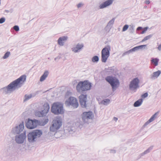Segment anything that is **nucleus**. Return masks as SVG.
<instances>
[{"instance_id":"nucleus-7","label":"nucleus","mask_w":161,"mask_h":161,"mask_svg":"<svg viewBox=\"0 0 161 161\" xmlns=\"http://www.w3.org/2000/svg\"><path fill=\"white\" fill-rule=\"evenodd\" d=\"M110 47L108 45L104 47L101 51V60L103 62L105 63L110 56Z\"/></svg>"},{"instance_id":"nucleus-1","label":"nucleus","mask_w":161,"mask_h":161,"mask_svg":"<svg viewBox=\"0 0 161 161\" xmlns=\"http://www.w3.org/2000/svg\"><path fill=\"white\" fill-rule=\"evenodd\" d=\"M26 76L23 75L19 78L10 83L7 86L0 89V92L3 95H9L15 90L21 87L26 81Z\"/></svg>"},{"instance_id":"nucleus-23","label":"nucleus","mask_w":161,"mask_h":161,"mask_svg":"<svg viewBox=\"0 0 161 161\" xmlns=\"http://www.w3.org/2000/svg\"><path fill=\"white\" fill-rule=\"evenodd\" d=\"M153 146H152L148 148L144 151L143 152L141 153L140 154V156H144L145 155L147 154L150 153V152L153 149Z\"/></svg>"},{"instance_id":"nucleus-9","label":"nucleus","mask_w":161,"mask_h":161,"mask_svg":"<svg viewBox=\"0 0 161 161\" xmlns=\"http://www.w3.org/2000/svg\"><path fill=\"white\" fill-rule=\"evenodd\" d=\"M94 118L93 113L91 111L84 112L82 114V120L84 123H87Z\"/></svg>"},{"instance_id":"nucleus-26","label":"nucleus","mask_w":161,"mask_h":161,"mask_svg":"<svg viewBox=\"0 0 161 161\" xmlns=\"http://www.w3.org/2000/svg\"><path fill=\"white\" fill-rule=\"evenodd\" d=\"M110 103V100L108 99H106L102 101L100 103L104 105H107Z\"/></svg>"},{"instance_id":"nucleus-30","label":"nucleus","mask_w":161,"mask_h":161,"mask_svg":"<svg viewBox=\"0 0 161 161\" xmlns=\"http://www.w3.org/2000/svg\"><path fill=\"white\" fill-rule=\"evenodd\" d=\"M114 18L112 19L107 24V25L111 26L112 27V25H113L114 21Z\"/></svg>"},{"instance_id":"nucleus-10","label":"nucleus","mask_w":161,"mask_h":161,"mask_svg":"<svg viewBox=\"0 0 161 161\" xmlns=\"http://www.w3.org/2000/svg\"><path fill=\"white\" fill-rule=\"evenodd\" d=\"M65 104L67 106H71L74 108H77L79 105L76 99L74 97H69L66 101Z\"/></svg>"},{"instance_id":"nucleus-20","label":"nucleus","mask_w":161,"mask_h":161,"mask_svg":"<svg viewBox=\"0 0 161 161\" xmlns=\"http://www.w3.org/2000/svg\"><path fill=\"white\" fill-rule=\"evenodd\" d=\"M158 114V113H156L155 114H154L151 117V118L149 119L148 120L147 122H146L144 125H143V126L145 127L147 125L149 124L151 122L153 121L155 119V118H156V116Z\"/></svg>"},{"instance_id":"nucleus-29","label":"nucleus","mask_w":161,"mask_h":161,"mask_svg":"<svg viewBox=\"0 0 161 161\" xmlns=\"http://www.w3.org/2000/svg\"><path fill=\"white\" fill-rule=\"evenodd\" d=\"M152 36H153L152 35H149L145 37L142 39V41L141 42H144L148 40L150 38H151L152 37Z\"/></svg>"},{"instance_id":"nucleus-24","label":"nucleus","mask_w":161,"mask_h":161,"mask_svg":"<svg viewBox=\"0 0 161 161\" xmlns=\"http://www.w3.org/2000/svg\"><path fill=\"white\" fill-rule=\"evenodd\" d=\"M142 102L143 100L142 99H139L135 102L134 106L135 107L140 106L142 104Z\"/></svg>"},{"instance_id":"nucleus-31","label":"nucleus","mask_w":161,"mask_h":161,"mask_svg":"<svg viewBox=\"0 0 161 161\" xmlns=\"http://www.w3.org/2000/svg\"><path fill=\"white\" fill-rule=\"evenodd\" d=\"M99 60V58L97 56H94L92 58V61L93 62H97Z\"/></svg>"},{"instance_id":"nucleus-50","label":"nucleus","mask_w":161,"mask_h":161,"mask_svg":"<svg viewBox=\"0 0 161 161\" xmlns=\"http://www.w3.org/2000/svg\"><path fill=\"white\" fill-rule=\"evenodd\" d=\"M48 119H47V122H48Z\"/></svg>"},{"instance_id":"nucleus-2","label":"nucleus","mask_w":161,"mask_h":161,"mask_svg":"<svg viewBox=\"0 0 161 161\" xmlns=\"http://www.w3.org/2000/svg\"><path fill=\"white\" fill-rule=\"evenodd\" d=\"M42 134V131L40 130H34L27 135L28 141L31 143H34L38 140Z\"/></svg>"},{"instance_id":"nucleus-33","label":"nucleus","mask_w":161,"mask_h":161,"mask_svg":"<svg viewBox=\"0 0 161 161\" xmlns=\"http://www.w3.org/2000/svg\"><path fill=\"white\" fill-rule=\"evenodd\" d=\"M129 29L130 30V32L133 33L134 32V26L133 25H130Z\"/></svg>"},{"instance_id":"nucleus-43","label":"nucleus","mask_w":161,"mask_h":161,"mask_svg":"<svg viewBox=\"0 0 161 161\" xmlns=\"http://www.w3.org/2000/svg\"><path fill=\"white\" fill-rule=\"evenodd\" d=\"M74 86L75 85H76L77 84V82L76 80H75L72 82Z\"/></svg>"},{"instance_id":"nucleus-36","label":"nucleus","mask_w":161,"mask_h":161,"mask_svg":"<svg viewBox=\"0 0 161 161\" xmlns=\"http://www.w3.org/2000/svg\"><path fill=\"white\" fill-rule=\"evenodd\" d=\"M84 5V4L83 3H80L77 5V8H79L80 7H82Z\"/></svg>"},{"instance_id":"nucleus-12","label":"nucleus","mask_w":161,"mask_h":161,"mask_svg":"<svg viewBox=\"0 0 161 161\" xmlns=\"http://www.w3.org/2000/svg\"><path fill=\"white\" fill-rule=\"evenodd\" d=\"M38 120L29 119L26 123V126L29 129H33L35 128L37 125Z\"/></svg>"},{"instance_id":"nucleus-37","label":"nucleus","mask_w":161,"mask_h":161,"mask_svg":"<svg viewBox=\"0 0 161 161\" xmlns=\"http://www.w3.org/2000/svg\"><path fill=\"white\" fill-rule=\"evenodd\" d=\"M13 29L16 31L19 30V27L18 25H15L13 27Z\"/></svg>"},{"instance_id":"nucleus-41","label":"nucleus","mask_w":161,"mask_h":161,"mask_svg":"<svg viewBox=\"0 0 161 161\" xmlns=\"http://www.w3.org/2000/svg\"><path fill=\"white\" fill-rule=\"evenodd\" d=\"M110 152L111 153L114 154L116 153V151L114 149H110Z\"/></svg>"},{"instance_id":"nucleus-49","label":"nucleus","mask_w":161,"mask_h":161,"mask_svg":"<svg viewBox=\"0 0 161 161\" xmlns=\"http://www.w3.org/2000/svg\"><path fill=\"white\" fill-rule=\"evenodd\" d=\"M114 119L115 121H116L118 120V119L117 118L114 117Z\"/></svg>"},{"instance_id":"nucleus-27","label":"nucleus","mask_w":161,"mask_h":161,"mask_svg":"<svg viewBox=\"0 0 161 161\" xmlns=\"http://www.w3.org/2000/svg\"><path fill=\"white\" fill-rule=\"evenodd\" d=\"M159 59L158 58H153L151 60L152 63L155 66H157L158 65Z\"/></svg>"},{"instance_id":"nucleus-18","label":"nucleus","mask_w":161,"mask_h":161,"mask_svg":"<svg viewBox=\"0 0 161 161\" xmlns=\"http://www.w3.org/2000/svg\"><path fill=\"white\" fill-rule=\"evenodd\" d=\"M68 37L66 36H64L60 37L57 41L58 44L60 46L64 45V43L67 40Z\"/></svg>"},{"instance_id":"nucleus-46","label":"nucleus","mask_w":161,"mask_h":161,"mask_svg":"<svg viewBox=\"0 0 161 161\" xmlns=\"http://www.w3.org/2000/svg\"><path fill=\"white\" fill-rule=\"evenodd\" d=\"M60 57H58L55 58L54 59L56 61L60 59Z\"/></svg>"},{"instance_id":"nucleus-22","label":"nucleus","mask_w":161,"mask_h":161,"mask_svg":"<svg viewBox=\"0 0 161 161\" xmlns=\"http://www.w3.org/2000/svg\"><path fill=\"white\" fill-rule=\"evenodd\" d=\"M49 74V72L47 70H46L44 72L43 74L41 77L40 81L41 82L44 81L48 76Z\"/></svg>"},{"instance_id":"nucleus-5","label":"nucleus","mask_w":161,"mask_h":161,"mask_svg":"<svg viewBox=\"0 0 161 161\" xmlns=\"http://www.w3.org/2000/svg\"><path fill=\"white\" fill-rule=\"evenodd\" d=\"M51 112L55 114H63L64 110L63 104L58 102L54 103L52 107Z\"/></svg>"},{"instance_id":"nucleus-8","label":"nucleus","mask_w":161,"mask_h":161,"mask_svg":"<svg viewBox=\"0 0 161 161\" xmlns=\"http://www.w3.org/2000/svg\"><path fill=\"white\" fill-rule=\"evenodd\" d=\"M106 80L110 84L113 90L115 89L119 85V81L115 77H113L110 76L107 77Z\"/></svg>"},{"instance_id":"nucleus-47","label":"nucleus","mask_w":161,"mask_h":161,"mask_svg":"<svg viewBox=\"0 0 161 161\" xmlns=\"http://www.w3.org/2000/svg\"><path fill=\"white\" fill-rule=\"evenodd\" d=\"M109 69L111 70V71H110L111 72V73H113L114 70H113V69L112 68H110V69Z\"/></svg>"},{"instance_id":"nucleus-11","label":"nucleus","mask_w":161,"mask_h":161,"mask_svg":"<svg viewBox=\"0 0 161 161\" xmlns=\"http://www.w3.org/2000/svg\"><path fill=\"white\" fill-rule=\"evenodd\" d=\"M26 132L25 131L20 134L17 135L15 136V141L18 144H22L26 139Z\"/></svg>"},{"instance_id":"nucleus-4","label":"nucleus","mask_w":161,"mask_h":161,"mask_svg":"<svg viewBox=\"0 0 161 161\" xmlns=\"http://www.w3.org/2000/svg\"><path fill=\"white\" fill-rule=\"evenodd\" d=\"M62 125V119L59 116L57 117L53 121V124L50 128V131L53 132L57 131Z\"/></svg>"},{"instance_id":"nucleus-40","label":"nucleus","mask_w":161,"mask_h":161,"mask_svg":"<svg viewBox=\"0 0 161 161\" xmlns=\"http://www.w3.org/2000/svg\"><path fill=\"white\" fill-rule=\"evenodd\" d=\"M148 29L147 27H145L144 28V30L143 31H142L141 32L142 34H143L146 31H147V30Z\"/></svg>"},{"instance_id":"nucleus-6","label":"nucleus","mask_w":161,"mask_h":161,"mask_svg":"<svg viewBox=\"0 0 161 161\" xmlns=\"http://www.w3.org/2000/svg\"><path fill=\"white\" fill-rule=\"evenodd\" d=\"M140 80L137 77L134 78L130 83L129 90L132 92H136L140 87Z\"/></svg>"},{"instance_id":"nucleus-51","label":"nucleus","mask_w":161,"mask_h":161,"mask_svg":"<svg viewBox=\"0 0 161 161\" xmlns=\"http://www.w3.org/2000/svg\"><path fill=\"white\" fill-rule=\"evenodd\" d=\"M1 5V2L0 1V5Z\"/></svg>"},{"instance_id":"nucleus-16","label":"nucleus","mask_w":161,"mask_h":161,"mask_svg":"<svg viewBox=\"0 0 161 161\" xmlns=\"http://www.w3.org/2000/svg\"><path fill=\"white\" fill-rule=\"evenodd\" d=\"M44 110H42L41 112L39 113L40 114V115L38 116L39 117L43 116H45L49 111L50 109L49 104L47 103H44L43 105Z\"/></svg>"},{"instance_id":"nucleus-48","label":"nucleus","mask_w":161,"mask_h":161,"mask_svg":"<svg viewBox=\"0 0 161 161\" xmlns=\"http://www.w3.org/2000/svg\"><path fill=\"white\" fill-rule=\"evenodd\" d=\"M5 12L7 13H8L9 12V11L8 10H5Z\"/></svg>"},{"instance_id":"nucleus-25","label":"nucleus","mask_w":161,"mask_h":161,"mask_svg":"<svg viewBox=\"0 0 161 161\" xmlns=\"http://www.w3.org/2000/svg\"><path fill=\"white\" fill-rule=\"evenodd\" d=\"M31 94H30L29 95L25 94L24 97L23 102H24L27 101L29 99L31 98L32 97H33Z\"/></svg>"},{"instance_id":"nucleus-3","label":"nucleus","mask_w":161,"mask_h":161,"mask_svg":"<svg viewBox=\"0 0 161 161\" xmlns=\"http://www.w3.org/2000/svg\"><path fill=\"white\" fill-rule=\"evenodd\" d=\"M91 86L90 83L88 81H85L79 82L76 86V89L77 92L82 93L83 91L90 90Z\"/></svg>"},{"instance_id":"nucleus-13","label":"nucleus","mask_w":161,"mask_h":161,"mask_svg":"<svg viewBox=\"0 0 161 161\" xmlns=\"http://www.w3.org/2000/svg\"><path fill=\"white\" fill-rule=\"evenodd\" d=\"M84 46L83 43H78L74 45L71 48L72 51L75 53L80 52L81 51Z\"/></svg>"},{"instance_id":"nucleus-45","label":"nucleus","mask_w":161,"mask_h":161,"mask_svg":"<svg viewBox=\"0 0 161 161\" xmlns=\"http://www.w3.org/2000/svg\"><path fill=\"white\" fill-rule=\"evenodd\" d=\"M142 29V28L141 27H139L137 28V30L139 31Z\"/></svg>"},{"instance_id":"nucleus-19","label":"nucleus","mask_w":161,"mask_h":161,"mask_svg":"<svg viewBox=\"0 0 161 161\" xmlns=\"http://www.w3.org/2000/svg\"><path fill=\"white\" fill-rule=\"evenodd\" d=\"M113 0H108L101 4L99 6L100 9H103L108 6L112 4Z\"/></svg>"},{"instance_id":"nucleus-17","label":"nucleus","mask_w":161,"mask_h":161,"mask_svg":"<svg viewBox=\"0 0 161 161\" xmlns=\"http://www.w3.org/2000/svg\"><path fill=\"white\" fill-rule=\"evenodd\" d=\"M146 45H142L136 47H135L133 48L130 49V50L127 51L125 53H124L123 55H125L126 53H130V52L133 51L135 52L136 51H137L139 49H145L146 46Z\"/></svg>"},{"instance_id":"nucleus-28","label":"nucleus","mask_w":161,"mask_h":161,"mask_svg":"<svg viewBox=\"0 0 161 161\" xmlns=\"http://www.w3.org/2000/svg\"><path fill=\"white\" fill-rule=\"evenodd\" d=\"M10 55V52H7L5 53L3 57L2 58L3 59L7 58Z\"/></svg>"},{"instance_id":"nucleus-44","label":"nucleus","mask_w":161,"mask_h":161,"mask_svg":"<svg viewBox=\"0 0 161 161\" xmlns=\"http://www.w3.org/2000/svg\"><path fill=\"white\" fill-rule=\"evenodd\" d=\"M145 3L147 4H148L150 3V1L149 0H146L145 1Z\"/></svg>"},{"instance_id":"nucleus-42","label":"nucleus","mask_w":161,"mask_h":161,"mask_svg":"<svg viewBox=\"0 0 161 161\" xmlns=\"http://www.w3.org/2000/svg\"><path fill=\"white\" fill-rule=\"evenodd\" d=\"M157 49L159 51H161V44H160L158 46Z\"/></svg>"},{"instance_id":"nucleus-15","label":"nucleus","mask_w":161,"mask_h":161,"mask_svg":"<svg viewBox=\"0 0 161 161\" xmlns=\"http://www.w3.org/2000/svg\"><path fill=\"white\" fill-rule=\"evenodd\" d=\"M79 98L81 106L82 108H86V95L81 94L79 97Z\"/></svg>"},{"instance_id":"nucleus-39","label":"nucleus","mask_w":161,"mask_h":161,"mask_svg":"<svg viewBox=\"0 0 161 161\" xmlns=\"http://www.w3.org/2000/svg\"><path fill=\"white\" fill-rule=\"evenodd\" d=\"M148 95V93L147 92H146L143 94L142 96V98H145L147 97Z\"/></svg>"},{"instance_id":"nucleus-21","label":"nucleus","mask_w":161,"mask_h":161,"mask_svg":"<svg viewBox=\"0 0 161 161\" xmlns=\"http://www.w3.org/2000/svg\"><path fill=\"white\" fill-rule=\"evenodd\" d=\"M161 71L158 70L157 71L154 72L150 75V78L152 79H155L156 78H158L161 74Z\"/></svg>"},{"instance_id":"nucleus-32","label":"nucleus","mask_w":161,"mask_h":161,"mask_svg":"<svg viewBox=\"0 0 161 161\" xmlns=\"http://www.w3.org/2000/svg\"><path fill=\"white\" fill-rule=\"evenodd\" d=\"M111 27L107 25L105 28V30L106 33H108L110 31Z\"/></svg>"},{"instance_id":"nucleus-35","label":"nucleus","mask_w":161,"mask_h":161,"mask_svg":"<svg viewBox=\"0 0 161 161\" xmlns=\"http://www.w3.org/2000/svg\"><path fill=\"white\" fill-rule=\"evenodd\" d=\"M68 130H69V132L70 133H72V131H73V132H75V128L74 127H72V129H71V128L69 127Z\"/></svg>"},{"instance_id":"nucleus-38","label":"nucleus","mask_w":161,"mask_h":161,"mask_svg":"<svg viewBox=\"0 0 161 161\" xmlns=\"http://www.w3.org/2000/svg\"><path fill=\"white\" fill-rule=\"evenodd\" d=\"M5 20V19L4 17H2L0 19V24H2L4 23Z\"/></svg>"},{"instance_id":"nucleus-14","label":"nucleus","mask_w":161,"mask_h":161,"mask_svg":"<svg viewBox=\"0 0 161 161\" xmlns=\"http://www.w3.org/2000/svg\"><path fill=\"white\" fill-rule=\"evenodd\" d=\"M24 128L23 123H21L18 126H16L13 128L12 131L14 134H19L23 131Z\"/></svg>"},{"instance_id":"nucleus-34","label":"nucleus","mask_w":161,"mask_h":161,"mask_svg":"<svg viewBox=\"0 0 161 161\" xmlns=\"http://www.w3.org/2000/svg\"><path fill=\"white\" fill-rule=\"evenodd\" d=\"M129 27V25H125L123 27L122 29V31H126Z\"/></svg>"}]
</instances>
